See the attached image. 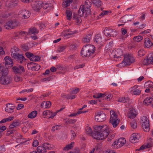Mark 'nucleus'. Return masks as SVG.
<instances>
[{
	"instance_id": "2eb2a0df",
	"label": "nucleus",
	"mask_w": 153,
	"mask_h": 153,
	"mask_svg": "<svg viewBox=\"0 0 153 153\" xmlns=\"http://www.w3.org/2000/svg\"><path fill=\"white\" fill-rule=\"evenodd\" d=\"M18 23L15 20H10L7 22L4 27L7 29H13L18 25Z\"/></svg>"
},
{
	"instance_id": "7ed1b4c3",
	"label": "nucleus",
	"mask_w": 153,
	"mask_h": 153,
	"mask_svg": "<svg viewBox=\"0 0 153 153\" xmlns=\"http://www.w3.org/2000/svg\"><path fill=\"white\" fill-rule=\"evenodd\" d=\"M94 46L91 45H87L84 46L81 51L82 57H89L92 56L95 51Z\"/></svg>"
},
{
	"instance_id": "de8ad7c7",
	"label": "nucleus",
	"mask_w": 153,
	"mask_h": 153,
	"mask_svg": "<svg viewBox=\"0 0 153 153\" xmlns=\"http://www.w3.org/2000/svg\"><path fill=\"white\" fill-rule=\"evenodd\" d=\"M153 83L151 81H148L145 83L144 85L145 88H148L150 89V88L152 86Z\"/></svg>"
},
{
	"instance_id": "c756f323",
	"label": "nucleus",
	"mask_w": 153,
	"mask_h": 153,
	"mask_svg": "<svg viewBox=\"0 0 153 153\" xmlns=\"http://www.w3.org/2000/svg\"><path fill=\"white\" fill-rule=\"evenodd\" d=\"M132 17L131 15L125 16L122 17L120 19L121 22L126 23L128 21H131V18Z\"/></svg>"
},
{
	"instance_id": "c9c22d12",
	"label": "nucleus",
	"mask_w": 153,
	"mask_h": 153,
	"mask_svg": "<svg viewBox=\"0 0 153 153\" xmlns=\"http://www.w3.org/2000/svg\"><path fill=\"white\" fill-rule=\"evenodd\" d=\"M37 114L38 112L37 111H34L28 114L27 117L29 118L33 119L36 117Z\"/></svg>"
},
{
	"instance_id": "79ce46f5",
	"label": "nucleus",
	"mask_w": 153,
	"mask_h": 153,
	"mask_svg": "<svg viewBox=\"0 0 153 153\" xmlns=\"http://www.w3.org/2000/svg\"><path fill=\"white\" fill-rule=\"evenodd\" d=\"M61 96L63 98L71 99H74L76 97V96L75 95H72V94H71V95L62 94Z\"/></svg>"
},
{
	"instance_id": "412c9836",
	"label": "nucleus",
	"mask_w": 153,
	"mask_h": 153,
	"mask_svg": "<svg viewBox=\"0 0 153 153\" xmlns=\"http://www.w3.org/2000/svg\"><path fill=\"white\" fill-rule=\"evenodd\" d=\"M137 112L136 110L134 108H131L127 114L128 117L131 119L134 118L137 115Z\"/></svg>"
},
{
	"instance_id": "6ab92c4d",
	"label": "nucleus",
	"mask_w": 153,
	"mask_h": 153,
	"mask_svg": "<svg viewBox=\"0 0 153 153\" xmlns=\"http://www.w3.org/2000/svg\"><path fill=\"white\" fill-rule=\"evenodd\" d=\"M38 31L37 29L35 28H33L29 30L28 32L25 31H22L20 32L19 35L23 36H25L29 34H36L38 33Z\"/></svg>"
},
{
	"instance_id": "774afa93",
	"label": "nucleus",
	"mask_w": 153,
	"mask_h": 153,
	"mask_svg": "<svg viewBox=\"0 0 153 153\" xmlns=\"http://www.w3.org/2000/svg\"><path fill=\"white\" fill-rule=\"evenodd\" d=\"M84 66V64H82L81 65H77L75 66L74 69H76L79 68H82Z\"/></svg>"
},
{
	"instance_id": "cd10ccee",
	"label": "nucleus",
	"mask_w": 153,
	"mask_h": 153,
	"mask_svg": "<svg viewBox=\"0 0 153 153\" xmlns=\"http://www.w3.org/2000/svg\"><path fill=\"white\" fill-rule=\"evenodd\" d=\"M13 58L15 59H17L21 63H22L25 60V59L23 56L18 53L15 56H13Z\"/></svg>"
},
{
	"instance_id": "37998d69",
	"label": "nucleus",
	"mask_w": 153,
	"mask_h": 153,
	"mask_svg": "<svg viewBox=\"0 0 153 153\" xmlns=\"http://www.w3.org/2000/svg\"><path fill=\"white\" fill-rule=\"evenodd\" d=\"M111 13V10L103 11L100 13L99 17V18H101L104 16L108 15L109 13Z\"/></svg>"
},
{
	"instance_id": "a211bd4d",
	"label": "nucleus",
	"mask_w": 153,
	"mask_h": 153,
	"mask_svg": "<svg viewBox=\"0 0 153 153\" xmlns=\"http://www.w3.org/2000/svg\"><path fill=\"white\" fill-rule=\"evenodd\" d=\"M5 65L8 68H10L13 65V62L12 59L9 56H6L4 59Z\"/></svg>"
},
{
	"instance_id": "49530a36",
	"label": "nucleus",
	"mask_w": 153,
	"mask_h": 153,
	"mask_svg": "<svg viewBox=\"0 0 153 153\" xmlns=\"http://www.w3.org/2000/svg\"><path fill=\"white\" fill-rule=\"evenodd\" d=\"M131 126L133 128L135 129L137 127V123L135 120H131L130 122Z\"/></svg>"
},
{
	"instance_id": "72a5a7b5",
	"label": "nucleus",
	"mask_w": 153,
	"mask_h": 153,
	"mask_svg": "<svg viewBox=\"0 0 153 153\" xmlns=\"http://www.w3.org/2000/svg\"><path fill=\"white\" fill-rule=\"evenodd\" d=\"M143 64L144 65H153V60L150 59L149 56H148V57L145 59L143 61Z\"/></svg>"
},
{
	"instance_id": "9b49d317",
	"label": "nucleus",
	"mask_w": 153,
	"mask_h": 153,
	"mask_svg": "<svg viewBox=\"0 0 153 153\" xmlns=\"http://www.w3.org/2000/svg\"><path fill=\"white\" fill-rule=\"evenodd\" d=\"M106 116L102 111H98L95 113V120L98 122L104 121L106 119Z\"/></svg>"
},
{
	"instance_id": "13d9d810",
	"label": "nucleus",
	"mask_w": 153,
	"mask_h": 153,
	"mask_svg": "<svg viewBox=\"0 0 153 153\" xmlns=\"http://www.w3.org/2000/svg\"><path fill=\"white\" fill-rule=\"evenodd\" d=\"M42 7L44 9H47L49 7V4L46 2H42Z\"/></svg>"
},
{
	"instance_id": "ea45409f",
	"label": "nucleus",
	"mask_w": 153,
	"mask_h": 153,
	"mask_svg": "<svg viewBox=\"0 0 153 153\" xmlns=\"http://www.w3.org/2000/svg\"><path fill=\"white\" fill-rule=\"evenodd\" d=\"M91 36V34H88L85 36L82 39L83 42L85 43H87L89 42Z\"/></svg>"
},
{
	"instance_id": "c85d7f7f",
	"label": "nucleus",
	"mask_w": 153,
	"mask_h": 153,
	"mask_svg": "<svg viewBox=\"0 0 153 153\" xmlns=\"http://www.w3.org/2000/svg\"><path fill=\"white\" fill-rule=\"evenodd\" d=\"M144 45L147 48H151L153 45V43L149 39L146 38L144 39Z\"/></svg>"
},
{
	"instance_id": "58836bf2",
	"label": "nucleus",
	"mask_w": 153,
	"mask_h": 153,
	"mask_svg": "<svg viewBox=\"0 0 153 153\" xmlns=\"http://www.w3.org/2000/svg\"><path fill=\"white\" fill-rule=\"evenodd\" d=\"M81 16L79 14L74 15V18L77 24H79L81 23L82 20L80 18Z\"/></svg>"
},
{
	"instance_id": "2f4dec72",
	"label": "nucleus",
	"mask_w": 153,
	"mask_h": 153,
	"mask_svg": "<svg viewBox=\"0 0 153 153\" xmlns=\"http://www.w3.org/2000/svg\"><path fill=\"white\" fill-rule=\"evenodd\" d=\"M51 105V103L49 101H44L41 104V107L44 108H49Z\"/></svg>"
},
{
	"instance_id": "a878e982",
	"label": "nucleus",
	"mask_w": 153,
	"mask_h": 153,
	"mask_svg": "<svg viewBox=\"0 0 153 153\" xmlns=\"http://www.w3.org/2000/svg\"><path fill=\"white\" fill-rule=\"evenodd\" d=\"M19 124V123L18 121H14L13 123L10 126L9 129H7L8 132H10V133L11 134L13 133L15 131L13 130L12 129L18 126Z\"/></svg>"
},
{
	"instance_id": "4be33fe9",
	"label": "nucleus",
	"mask_w": 153,
	"mask_h": 153,
	"mask_svg": "<svg viewBox=\"0 0 153 153\" xmlns=\"http://www.w3.org/2000/svg\"><path fill=\"white\" fill-rule=\"evenodd\" d=\"M42 2L41 1H37L34 2L32 4L33 9L37 11L42 7Z\"/></svg>"
},
{
	"instance_id": "c03bdc74",
	"label": "nucleus",
	"mask_w": 153,
	"mask_h": 153,
	"mask_svg": "<svg viewBox=\"0 0 153 153\" xmlns=\"http://www.w3.org/2000/svg\"><path fill=\"white\" fill-rule=\"evenodd\" d=\"M30 44L27 43L25 44H23L22 45V47L23 50L25 51H28L30 48L31 47L30 46Z\"/></svg>"
},
{
	"instance_id": "e2e57ef3",
	"label": "nucleus",
	"mask_w": 153,
	"mask_h": 153,
	"mask_svg": "<svg viewBox=\"0 0 153 153\" xmlns=\"http://www.w3.org/2000/svg\"><path fill=\"white\" fill-rule=\"evenodd\" d=\"M25 55L26 56L27 58H29L30 60L31 58H32V56L33 55V54L30 52H27L26 53Z\"/></svg>"
},
{
	"instance_id": "20e7f679",
	"label": "nucleus",
	"mask_w": 153,
	"mask_h": 153,
	"mask_svg": "<svg viewBox=\"0 0 153 153\" xmlns=\"http://www.w3.org/2000/svg\"><path fill=\"white\" fill-rule=\"evenodd\" d=\"M123 57L124 58L122 62L119 65L120 67L130 65L135 61L134 58L131 54L128 53L125 54L124 55Z\"/></svg>"
},
{
	"instance_id": "5fc2aeb1",
	"label": "nucleus",
	"mask_w": 153,
	"mask_h": 153,
	"mask_svg": "<svg viewBox=\"0 0 153 153\" xmlns=\"http://www.w3.org/2000/svg\"><path fill=\"white\" fill-rule=\"evenodd\" d=\"M86 131L87 133L89 135H91L92 134V131L91 128L89 126L86 127Z\"/></svg>"
},
{
	"instance_id": "6e6d98bb",
	"label": "nucleus",
	"mask_w": 153,
	"mask_h": 153,
	"mask_svg": "<svg viewBox=\"0 0 153 153\" xmlns=\"http://www.w3.org/2000/svg\"><path fill=\"white\" fill-rule=\"evenodd\" d=\"M79 88H76L70 92L71 94H76L79 92Z\"/></svg>"
},
{
	"instance_id": "864d4df0",
	"label": "nucleus",
	"mask_w": 153,
	"mask_h": 153,
	"mask_svg": "<svg viewBox=\"0 0 153 153\" xmlns=\"http://www.w3.org/2000/svg\"><path fill=\"white\" fill-rule=\"evenodd\" d=\"M50 112L51 113L50 115H48V118L52 119L57 114V112H53L50 111Z\"/></svg>"
},
{
	"instance_id": "5701e85b",
	"label": "nucleus",
	"mask_w": 153,
	"mask_h": 153,
	"mask_svg": "<svg viewBox=\"0 0 153 153\" xmlns=\"http://www.w3.org/2000/svg\"><path fill=\"white\" fill-rule=\"evenodd\" d=\"M76 33V31H71L70 29H68L63 31L61 33V36H62L65 37L70 35L74 34Z\"/></svg>"
},
{
	"instance_id": "1a4fd4ad",
	"label": "nucleus",
	"mask_w": 153,
	"mask_h": 153,
	"mask_svg": "<svg viewBox=\"0 0 153 153\" xmlns=\"http://www.w3.org/2000/svg\"><path fill=\"white\" fill-rule=\"evenodd\" d=\"M126 143V140L124 138H120L118 140L114 142L112 145L113 147L115 148H118L123 145Z\"/></svg>"
},
{
	"instance_id": "f3484780",
	"label": "nucleus",
	"mask_w": 153,
	"mask_h": 153,
	"mask_svg": "<svg viewBox=\"0 0 153 153\" xmlns=\"http://www.w3.org/2000/svg\"><path fill=\"white\" fill-rule=\"evenodd\" d=\"M122 55V51L120 49H114L112 51L111 53V56L115 58H120Z\"/></svg>"
},
{
	"instance_id": "f8f14e48",
	"label": "nucleus",
	"mask_w": 153,
	"mask_h": 153,
	"mask_svg": "<svg viewBox=\"0 0 153 153\" xmlns=\"http://www.w3.org/2000/svg\"><path fill=\"white\" fill-rule=\"evenodd\" d=\"M30 12L26 10H21L18 13L19 17L22 19H27L30 16Z\"/></svg>"
},
{
	"instance_id": "4d7b16f0",
	"label": "nucleus",
	"mask_w": 153,
	"mask_h": 153,
	"mask_svg": "<svg viewBox=\"0 0 153 153\" xmlns=\"http://www.w3.org/2000/svg\"><path fill=\"white\" fill-rule=\"evenodd\" d=\"M51 112L50 110H46L43 112V115L45 116H47L48 118V115H50Z\"/></svg>"
},
{
	"instance_id": "680f3d73",
	"label": "nucleus",
	"mask_w": 153,
	"mask_h": 153,
	"mask_svg": "<svg viewBox=\"0 0 153 153\" xmlns=\"http://www.w3.org/2000/svg\"><path fill=\"white\" fill-rule=\"evenodd\" d=\"M39 144V142L37 140H34L33 143V146L34 147H36Z\"/></svg>"
},
{
	"instance_id": "6e6552de",
	"label": "nucleus",
	"mask_w": 153,
	"mask_h": 153,
	"mask_svg": "<svg viewBox=\"0 0 153 153\" xmlns=\"http://www.w3.org/2000/svg\"><path fill=\"white\" fill-rule=\"evenodd\" d=\"M110 114V123L113 126V128H115L117 126L119 122L117 115L113 111H111Z\"/></svg>"
},
{
	"instance_id": "bb28decb",
	"label": "nucleus",
	"mask_w": 153,
	"mask_h": 153,
	"mask_svg": "<svg viewBox=\"0 0 153 153\" xmlns=\"http://www.w3.org/2000/svg\"><path fill=\"white\" fill-rule=\"evenodd\" d=\"M27 66L29 69L30 68L32 70H36V69H39L40 66L36 64L33 62H31L27 64Z\"/></svg>"
},
{
	"instance_id": "bf43d9fd",
	"label": "nucleus",
	"mask_w": 153,
	"mask_h": 153,
	"mask_svg": "<svg viewBox=\"0 0 153 153\" xmlns=\"http://www.w3.org/2000/svg\"><path fill=\"white\" fill-rule=\"evenodd\" d=\"M65 49V47L64 46H61L59 47L57 49V51L59 52H63Z\"/></svg>"
},
{
	"instance_id": "dca6fc26",
	"label": "nucleus",
	"mask_w": 153,
	"mask_h": 153,
	"mask_svg": "<svg viewBox=\"0 0 153 153\" xmlns=\"http://www.w3.org/2000/svg\"><path fill=\"white\" fill-rule=\"evenodd\" d=\"M50 147V144L48 143H44L43 146H39L37 148V152L39 153H45L47 149H49Z\"/></svg>"
},
{
	"instance_id": "69168bd1",
	"label": "nucleus",
	"mask_w": 153,
	"mask_h": 153,
	"mask_svg": "<svg viewBox=\"0 0 153 153\" xmlns=\"http://www.w3.org/2000/svg\"><path fill=\"white\" fill-rule=\"evenodd\" d=\"M71 139H74L76 136V135L74 131L71 130Z\"/></svg>"
},
{
	"instance_id": "f704fd0d",
	"label": "nucleus",
	"mask_w": 153,
	"mask_h": 153,
	"mask_svg": "<svg viewBox=\"0 0 153 153\" xmlns=\"http://www.w3.org/2000/svg\"><path fill=\"white\" fill-rule=\"evenodd\" d=\"M94 41L97 44L100 45L102 42V38L100 34H97L94 38Z\"/></svg>"
},
{
	"instance_id": "0eeeda50",
	"label": "nucleus",
	"mask_w": 153,
	"mask_h": 153,
	"mask_svg": "<svg viewBox=\"0 0 153 153\" xmlns=\"http://www.w3.org/2000/svg\"><path fill=\"white\" fill-rule=\"evenodd\" d=\"M93 97L94 98L98 99V101L99 102H102L104 100H110L113 97L111 94L106 95L105 94L98 93L94 95Z\"/></svg>"
},
{
	"instance_id": "423d86ee",
	"label": "nucleus",
	"mask_w": 153,
	"mask_h": 153,
	"mask_svg": "<svg viewBox=\"0 0 153 153\" xmlns=\"http://www.w3.org/2000/svg\"><path fill=\"white\" fill-rule=\"evenodd\" d=\"M140 123L144 131L148 132L150 130L149 120V117L147 115L142 117L140 118Z\"/></svg>"
},
{
	"instance_id": "393cba45",
	"label": "nucleus",
	"mask_w": 153,
	"mask_h": 153,
	"mask_svg": "<svg viewBox=\"0 0 153 153\" xmlns=\"http://www.w3.org/2000/svg\"><path fill=\"white\" fill-rule=\"evenodd\" d=\"M12 69L14 72L16 74H21L25 71V69L24 67L22 66H19V68L16 66L13 67Z\"/></svg>"
},
{
	"instance_id": "aec40b11",
	"label": "nucleus",
	"mask_w": 153,
	"mask_h": 153,
	"mask_svg": "<svg viewBox=\"0 0 153 153\" xmlns=\"http://www.w3.org/2000/svg\"><path fill=\"white\" fill-rule=\"evenodd\" d=\"M140 137V135L139 133H134L132 135L129 139L130 141L132 143H136L138 142L139 139Z\"/></svg>"
},
{
	"instance_id": "a18cd8bd",
	"label": "nucleus",
	"mask_w": 153,
	"mask_h": 153,
	"mask_svg": "<svg viewBox=\"0 0 153 153\" xmlns=\"http://www.w3.org/2000/svg\"><path fill=\"white\" fill-rule=\"evenodd\" d=\"M143 39V37L140 35L134 36L133 40L135 42H139Z\"/></svg>"
},
{
	"instance_id": "b1692460",
	"label": "nucleus",
	"mask_w": 153,
	"mask_h": 153,
	"mask_svg": "<svg viewBox=\"0 0 153 153\" xmlns=\"http://www.w3.org/2000/svg\"><path fill=\"white\" fill-rule=\"evenodd\" d=\"M6 106L5 108V111L6 112L11 113L14 111L15 106L13 105L11 103H8L6 104Z\"/></svg>"
},
{
	"instance_id": "f257e3e1",
	"label": "nucleus",
	"mask_w": 153,
	"mask_h": 153,
	"mask_svg": "<svg viewBox=\"0 0 153 153\" xmlns=\"http://www.w3.org/2000/svg\"><path fill=\"white\" fill-rule=\"evenodd\" d=\"M94 133L92 137L97 140H102L107 137L109 134V128L106 125H95L93 126Z\"/></svg>"
},
{
	"instance_id": "052dcab7",
	"label": "nucleus",
	"mask_w": 153,
	"mask_h": 153,
	"mask_svg": "<svg viewBox=\"0 0 153 153\" xmlns=\"http://www.w3.org/2000/svg\"><path fill=\"white\" fill-rule=\"evenodd\" d=\"M60 126L59 125H56L53 126L52 128V131H54L55 130H58L60 128Z\"/></svg>"
},
{
	"instance_id": "7c9ffc66",
	"label": "nucleus",
	"mask_w": 153,
	"mask_h": 153,
	"mask_svg": "<svg viewBox=\"0 0 153 153\" xmlns=\"http://www.w3.org/2000/svg\"><path fill=\"white\" fill-rule=\"evenodd\" d=\"M153 101V95L151 97H147L143 101L144 103L146 105L151 104Z\"/></svg>"
},
{
	"instance_id": "4c0bfd02",
	"label": "nucleus",
	"mask_w": 153,
	"mask_h": 153,
	"mask_svg": "<svg viewBox=\"0 0 153 153\" xmlns=\"http://www.w3.org/2000/svg\"><path fill=\"white\" fill-rule=\"evenodd\" d=\"M74 143L72 142L66 145L65 147L63 148V149L65 151H68L71 149L74 146Z\"/></svg>"
},
{
	"instance_id": "603ef678",
	"label": "nucleus",
	"mask_w": 153,
	"mask_h": 153,
	"mask_svg": "<svg viewBox=\"0 0 153 153\" xmlns=\"http://www.w3.org/2000/svg\"><path fill=\"white\" fill-rule=\"evenodd\" d=\"M72 1V0H65V2H63L64 4L66 7H67L70 4Z\"/></svg>"
},
{
	"instance_id": "e433bc0d",
	"label": "nucleus",
	"mask_w": 153,
	"mask_h": 153,
	"mask_svg": "<svg viewBox=\"0 0 153 153\" xmlns=\"http://www.w3.org/2000/svg\"><path fill=\"white\" fill-rule=\"evenodd\" d=\"M19 49L15 47H14L11 48V56L13 57V56H15L18 53V51H19Z\"/></svg>"
},
{
	"instance_id": "a19ab883",
	"label": "nucleus",
	"mask_w": 153,
	"mask_h": 153,
	"mask_svg": "<svg viewBox=\"0 0 153 153\" xmlns=\"http://www.w3.org/2000/svg\"><path fill=\"white\" fill-rule=\"evenodd\" d=\"M92 3L96 6L100 7L102 5V3L100 0H91Z\"/></svg>"
},
{
	"instance_id": "8fccbe9b",
	"label": "nucleus",
	"mask_w": 153,
	"mask_h": 153,
	"mask_svg": "<svg viewBox=\"0 0 153 153\" xmlns=\"http://www.w3.org/2000/svg\"><path fill=\"white\" fill-rule=\"evenodd\" d=\"M66 15L68 19L70 20L72 16V13L71 11L69 10H67L66 12Z\"/></svg>"
},
{
	"instance_id": "3c124183",
	"label": "nucleus",
	"mask_w": 153,
	"mask_h": 153,
	"mask_svg": "<svg viewBox=\"0 0 153 153\" xmlns=\"http://www.w3.org/2000/svg\"><path fill=\"white\" fill-rule=\"evenodd\" d=\"M145 52L143 49H141L138 51V56L139 57H141L144 56L145 54Z\"/></svg>"
},
{
	"instance_id": "09e8293b",
	"label": "nucleus",
	"mask_w": 153,
	"mask_h": 153,
	"mask_svg": "<svg viewBox=\"0 0 153 153\" xmlns=\"http://www.w3.org/2000/svg\"><path fill=\"white\" fill-rule=\"evenodd\" d=\"M32 56V58H31V61L37 62L40 60V57L38 56L35 55L33 54Z\"/></svg>"
},
{
	"instance_id": "f03ea898",
	"label": "nucleus",
	"mask_w": 153,
	"mask_h": 153,
	"mask_svg": "<svg viewBox=\"0 0 153 153\" xmlns=\"http://www.w3.org/2000/svg\"><path fill=\"white\" fill-rule=\"evenodd\" d=\"M9 70L7 68H5L0 63V82L4 85H7L11 82L10 76L8 75Z\"/></svg>"
},
{
	"instance_id": "0e129e2a",
	"label": "nucleus",
	"mask_w": 153,
	"mask_h": 153,
	"mask_svg": "<svg viewBox=\"0 0 153 153\" xmlns=\"http://www.w3.org/2000/svg\"><path fill=\"white\" fill-rule=\"evenodd\" d=\"M14 80L16 82H18L22 80V78L19 76H16L14 77Z\"/></svg>"
},
{
	"instance_id": "ddd939ff",
	"label": "nucleus",
	"mask_w": 153,
	"mask_h": 153,
	"mask_svg": "<svg viewBox=\"0 0 153 153\" xmlns=\"http://www.w3.org/2000/svg\"><path fill=\"white\" fill-rule=\"evenodd\" d=\"M141 87L139 85H134L130 88V92L134 95L140 94L141 91Z\"/></svg>"
},
{
	"instance_id": "338daca9",
	"label": "nucleus",
	"mask_w": 153,
	"mask_h": 153,
	"mask_svg": "<svg viewBox=\"0 0 153 153\" xmlns=\"http://www.w3.org/2000/svg\"><path fill=\"white\" fill-rule=\"evenodd\" d=\"M97 103V100H91L90 101H89L88 102V103L89 104L91 105H94L95 104Z\"/></svg>"
},
{
	"instance_id": "473e14b6",
	"label": "nucleus",
	"mask_w": 153,
	"mask_h": 153,
	"mask_svg": "<svg viewBox=\"0 0 153 153\" xmlns=\"http://www.w3.org/2000/svg\"><path fill=\"white\" fill-rule=\"evenodd\" d=\"M118 102H120L126 103L128 104H129L130 102L129 98L125 97H120L119 99Z\"/></svg>"
},
{
	"instance_id": "4468645a",
	"label": "nucleus",
	"mask_w": 153,
	"mask_h": 153,
	"mask_svg": "<svg viewBox=\"0 0 153 153\" xmlns=\"http://www.w3.org/2000/svg\"><path fill=\"white\" fill-rule=\"evenodd\" d=\"M153 145V139L149 138L147 143L141 146L140 148L137 149V151L143 150L144 149L152 147Z\"/></svg>"
},
{
	"instance_id": "39448f33",
	"label": "nucleus",
	"mask_w": 153,
	"mask_h": 153,
	"mask_svg": "<svg viewBox=\"0 0 153 153\" xmlns=\"http://www.w3.org/2000/svg\"><path fill=\"white\" fill-rule=\"evenodd\" d=\"M91 5L90 3L88 2H85L84 5L80 6L78 11V14L80 16H82L85 15L86 16L89 15L91 11L90 8Z\"/></svg>"
},
{
	"instance_id": "9d476101",
	"label": "nucleus",
	"mask_w": 153,
	"mask_h": 153,
	"mask_svg": "<svg viewBox=\"0 0 153 153\" xmlns=\"http://www.w3.org/2000/svg\"><path fill=\"white\" fill-rule=\"evenodd\" d=\"M104 34L107 37H114L118 34V32L115 30L106 28L104 30Z\"/></svg>"
}]
</instances>
